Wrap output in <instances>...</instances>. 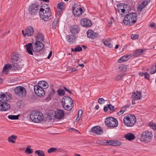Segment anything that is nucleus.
Listing matches in <instances>:
<instances>
[{
	"label": "nucleus",
	"mask_w": 156,
	"mask_h": 156,
	"mask_svg": "<svg viewBox=\"0 0 156 156\" xmlns=\"http://www.w3.org/2000/svg\"><path fill=\"white\" fill-rule=\"evenodd\" d=\"M11 99V95L9 93H0V111H6L10 108V105L6 102Z\"/></svg>",
	"instance_id": "1"
},
{
	"label": "nucleus",
	"mask_w": 156,
	"mask_h": 156,
	"mask_svg": "<svg viewBox=\"0 0 156 156\" xmlns=\"http://www.w3.org/2000/svg\"><path fill=\"white\" fill-rule=\"evenodd\" d=\"M137 15L134 12L130 13L126 15L124 18L123 22L126 25H133L136 22Z\"/></svg>",
	"instance_id": "2"
},
{
	"label": "nucleus",
	"mask_w": 156,
	"mask_h": 156,
	"mask_svg": "<svg viewBox=\"0 0 156 156\" xmlns=\"http://www.w3.org/2000/svg\"><path fill=\"white\" fill-rule=\"evenodd\" d=\"M136 117L133 115H128L125 116L123 119L124 125L128 127H132L136 123Z\"/></svg>",
	"instance_id": "3"
},
{
	"label": "nucleus",
	"mask_w": 156,
	"mask_h": 156,
	"mask_svg": "<svg viewBox=\"0 0 156 156\" xmlns=\"http://www.w3.org/2000/svg\"><path fill=\"white\" fill-rule=\"evenodd\" d=\"M62 104L64 109L67 111L70 110L73 106V101L70 97L68 96L63 98Z\"/></svg>",
	"instance_id": "4"
},
{
	"label": "nucleus",
	"mask_w": 156,
	"mask_h": 156,
	"mask_svg": "<svg viewBox=\"0 0 156 156\" xmlns=\"http://www.w3.org/2000/svg\"><path fill=\"white\" fill-rule=\"evenodd\" d=\"M31 119L34 122L39 123L43 119V115L42 113L33 111L31 112L30 115Z\"/></svg>",
	"instance_id": "5"
},
{
	"label": "nucleus",
	"mask_w": 156,
	"mask_h": 156,
	"mask_svg": "<svg viewBox=\"0 0 156 156\" xmlns=\"http://www.w3.org/2000/svg\"><path fill=\"white\" fill-rule=\"evenodd\" d=\"M40 16L41 19L45 21H47L51 15L49 7L41 8L39 12Z\"/></svg>",
	"instance_id": "6"
},
{
	"label": "nucleus",
	"mask_w": 156,
	"mask_h": 156,
	"mask_svg": "<svg viewBox=\"0 0 156 156\" xmlns=\"http://www.w3.org/2000/svg\"><path fill=\"white\" fill-rule=\"evenodd\" d=\"M141 136L140 140L142 142L148 143L151 140L153 134L151 132L146 131L142 133Z\"/></svg>",
	"instance_id": "7"
},
{
	"label": "nucleus",
	"mask_w": 156,
	"mask_h": 156,
	"mask_svg": "<svg viewBox=\"0 0 156 156\" xmlns=\"http://www.w3.org/2000/svg\"><path fill=\"white\" fill-rule=\"evenodd\" d=\"M14 91L15 94L20 98L25 97L27 94L26 89L22 86L16 87L15 88Z\"/></svg>",
	"instance_id": "8"
},
{
	"label": "nucleus",
	"mask_w": 156,
	"mask_h": 156,
	"mask_svg": "<svg viewBox=\"0 0 156 156\" xmlns=\"http://www.w3.org/2000/svg\"><path fill=\"white\" fill-rule=\"evenodd\" d=\"M105 123L107 126L113 128L117 126L118 124L117 120L111 117L106 118Z\"/></svg>",
	"instance_id": "9"
},
{
	"label": "nucleus",
	"mask_w": 156,
	"mask_h": 156,
	"mask_svg": "<svg viewBox=\"0 0 156 156\" xmlns=\"http://www.w3.org/2000/svg\"><path fill=\"white\" fill-rule=\"evenodd\" d=\"M34 30L31 26H29L24 30H22V32L24 37L28 36H31L34 34Z\"/></svg>",
	"instance_id": "10"
},
{
	"label": "nucleus",
	"mask_w": 156,
	"mask_h": 156,
	"mask_svg": "<svg viewBox=\"0 0 156 156\" xmlns=\"http://www.w3.org/2000/svg\"><path fill=\"white\" fill-rule=\"evenodd\" d=\"M34 52H39L44 48V45L42 42L36 41L33 43Z\"/></svg>",
	"instance_id": "11"
},
{
	"label": "nucleus",
	"mask_w": 156,
	"mask_h": 156,
	"mask_svg": "<svg viewBox=\"0 0 156 156\" xmlns=\"http://www.w3.org/2000/svg\"><path fill=\"white\" fill-rule=\"evenodd\" d=\"M39 6L34 4L29 7V12L31 15H35L39 11Z\"/></svg>",
	"instance_id": "12"
},
{
	"label": "nucleus",
	"mask_w": 156,
	"mask_h": 156,
	"mask_svg": "<svg viewBox=\"0 0 156 156\" xmlns=\"http://www.w3.org/2000/svg\"><path fill=\"white\" fill-rule=\"evenodd\" d=\"M34 90L35 94L37 96H42L44 95L45 94V92L43 89L38 86H34Z\"/></svg>",
	"instance_id": "13"
},
{
	"label": "nucleus",
	"mask_w": 156,
	"mask_h": 156,
	"mask_svg": "<svg viewBox=\"0 0 156 156\" xmlns=\"http://www.w3.org/2000/svg\"><path fill=\"white\" fill-rule=\"evenodd\" d=\"M73 12L74 15L78 16L81 15L83 12V9L80 7H73Z\"/></svg>",
	"instance_id": "14"
},
{
	"label": "nucleus",
	"mask_w": 156,
	"mask_h": 156,
	"mask_svg": "<svg viewBox=\"0 0 156 156\" xmlns=\"http://www.w3.org/2000/svg\"><path fill=\"white\" fill-rule=\"evenodd\" d=\"M91 131L93 133L98 135H100L103 133L102 129L99 126H94L91 128Z\"/></svg>",
	"instance_id": "15"
},
{
	"label": "nucleus",
	"mask_w": 156,
	"mask_h": 156,
	"mask_svg": "<svg viewBox=\"0 0 156 156\" xmlns=\"http://www.w3.org/2000/svg\"><path fill=\"white\" fill-rule=\"evenodd\" d=\"M80 23L82 26L85 27H90L92 25L91 21L87 19H81Z\"/></svg>",
	"instance_id": "16"
},
{
	"label": "nucleus",
	"mask_w": 156,
	"mask_h": 156,
	"mask_svg": "<svg viewBox=\"0 0 156 156\" xmlns=\"http://www.w3.org/2000/svg\"><path fill=\"white\" fill-rule=\"evenodd\" d=\"M87 33L88 37L93 39L98 37L99 36L98 34L94 32L92 30H89Z\"/></svg>",
	"instance_id": "17"
},
{
	"label": "nucleus",
	"mask_w": 156,
	"mask_h": 156,
	"mask_svg": "<svg viewBox=\"0 0 156 156\" xmlns=\"http://www.w3.org/2000/svg\"><path fill=\"white\" fill-rule=\"evenodd\" d=\"M64 115V112L63 111L60 109L57 110L55 112V117L58 119H61Z\"/></svg>",
	"instance_id": "18"
},
{
	"label": "nucleus",
	"mask_w": 156,
	"mask_h": 156,
	"mask_svg": "<svg viewBox=\"0 0 156 156\" xmlns=\"http://www.w3.org/2000/svg\"><path fill=\"white\" fill-rule=\"evenodd\" d=\"M25 47L26 48L27 51L29 54L33 55L32 51H34V50L33 44L31 43H28L25 46Z\"/></svg>",
	"instance_id": "19"
},
{
	"label": "nucleus",
	"mask_w": 156,
	"mask_h": 156,
	"mask_svg": "<svg viewBox=\"0 0 156 156\" xmlns=\"http://www.w3.org/2000/svg\"><path fill=\"white\" fill-rule=\"evenodd\" d=\"M70 30L72 33L76 34L79 32L80 28L77 25H74L70 27Z\"/></svg>",
	"instance_id": "20"
},
{
	"label": "nucleus",
	"mask_w": 156,
	"mask_h": 156,
	"mask_svg": "<svg viewBox=\"0 0 156 156\" xmlns=\"http://www.w3.org/2000/svg\"><path fill=\"white\" fill-rule=\"evenodd\" d=\"M106 143L111 145L118 146L122 145V143L120 141L117 140H108L107 141Z\"/></svg>",
	"instance_id": "21"
},
{
	"label": "nucleus",
	"mask_w": 156,
	"mask_h": 156,
	"mask_svg": "<svg viewBox=\"0 0 156 156\" xmlns=\"http://www.w3.org/2000/svg\"><path fill=\"white\" fill-rule=\"evenodd\" d=\"M124 137L127 140L131 141L135 139V136L133 133H128L125 134L124 136Z\"/></svg>",
	"instance_id": "22"
},
{
	"label": "nucleus",
	"mask_w": 156,
	"mask_h": 156,
	"mask_svg": "<svg viewBox=\"0 0 156 156\" xmlns=\"http://www.w3.org/2000/svg\"><path fill=\"white\" fill-rule=\"evenodd\" d=\"M141 92L139 91H136L135 93H133L132 95V98L134 100H138L141 99Z\"/></svg>",
	"instance_id": "23"
},
{
	"label": "nucleus",
	"mask_w": 156,
	"mask_h": 156,
	"mask_svg": "<svg viewBox=\"0 0 156 156\" xmlns=\"http://www.w3.org/2000/svg\"><path fill=\"white\" fill-rule=\"evenodd\" d=\"M102 41L105 46L109 48H111L112 47V41L110 39H104Z\"/></svg>",
	"instance_id": "24"
},
{
	"label": "nucleus",
	"mask_w": 156,
	"mask_h": 156,
	"mask_svg": "<svg viewBox=\"0 0 156 156\" xmlns=\"http://www.w3.org/2000/svg\"><path fill=\"white\" fill-rule=\"evenodd\" d=\"M43 89H46L48 87V83L44 81H41L39 82L37 85Z\"/></svg>",
	"instance_id": "25"
},
{
	"label": "nucleus",
	"mask_w": 156,
	"mask_h": 156,
	"mask_svg": "<svg viewBox=\"0 0 156 156\" xmlns=\"http://www.w3.org/2000/svg\"><path fill=\"white\" fill-rule=\"evenodd\" d=\"M44 35L42 33H41L38 34L35 37L36 41H38L41 42L44 41Z\"/></svg>",
	"instance_id": "26"
},
{
	"label": "nucleus",
	"mask_w": 156,
	"mask_h": 156,
	"mask_svg": "<svg viewBox=\"0 0 156 156\" xmlns=\"http://www.w3.org/2000/svg\"><path fill=\"white\" fill-rule=\"evenodd\" d=\"M131 57V55H125L120 58L118 60V62L119 63H122L128 60Z\"/></svg>",
	"instance_id": "27"
},
{
	"label": "nucleus",
	"mask_w": 156,
	"mask_h": 156,
	"mask_svg": "<svg viewBox=\"0 0 156 156\" xmlns=\"http://www.w3.org/2000/svg\"><path fill=\"white\" fill-rule=\"evenodd\" d=\"M148 2L147 1H144L141 3L140 4L138 5L137 7V10L138 11H141L147 5Z\"/></svg>",
	"instance_id": "28"
},
{
	"label": "nucleus",
	"mask_w": 156,
	"mask_h": 156,
	"mask_svg": "<svg viewBox=\"0 0 156 156\" xmlns=\"http://www.w3.org/2000/svg\"><path fill=\"white\" fill-rule=\"evenodd\" d=\"M10 67H11V65L9 64L5 65L3 68L2 73L5 74H7L9 71V69H10Z\"/></svg>",
	"instance_id": "29"
},
{
	"label": "nucleus",
	"mask_w": 156,
	"mask_h": 156,
	"mask_svg": "<svg viewBox=\"0 0 156 156\" xmlns=\"http://www.w3.org/2000/svg\"><path fill=\"white\" fill-rule=\"evenodd\" d=\"M19 57V55L18 53H15L13 54V55L11 58L12 61L13 63H17L18 58Z\"/></svg>",
	"instance_id": "30"
},
{
	"label": "nucleus",
	"mask_w": 156,
	"mask_h": 156,
	"mask_svg": "<svg viewBox=\"0 0 156 156\" xmlns=\"http://www.w3.org/2000/svg\"><path fill=\"white\" fill-rule=\"evenodd\" d=\"M143 50L138 49L135 51L133 53V55L135 57H137L141 55L143 53Z\"/></svg>",
	"instance_id": "31"
},
{
	"label": "nucleus",
	"mask_w": 156,
	"mask_h": 156,
	"mask_svg": "<svg viewBox=\"0 0 156 156\" xmlns=\"http://www.w3.org/2000/svg\"><path fill=\"white\" fill-rule=\"evenodd\" d=\"M67 37V41L70 44H72L75 41V37L73 35H68Z\"/></svg>",
	"instance_id": "32"
},
{
	"label": "nucleus",
	"mask_w": 156,
	"mask_h": 156,
	"mask_svg": "<svg viewBox=\"0 0 156 156\" xmlns=\"http://www.w3.org/2000/svg\"><path fill=\"white\" fill-rule=\"evenodd\" d=\"M13 64L11 65V67H10V69L13 71H16L19 68V66L17 63H13Z\"/></svg>",
	"instance_id": "33"
},
{
	"label": "nucleus",
	"mask_w": 156,
	"mask_h": 156,
	"mask_svg": "<svg viewBox=\"0 0 156 156\" xmlns=\"http://www.w3.org/2000/svg\"><path fill=\"white\" fill-rule=\"evenodd\" d=\"M17 137V136H16L12 135L8 137V141L9 142L14 143Z\"/></svg>",
	"instance_id": "34"
},
{
	"label": "nucleus",
	"mask_w": 156,
	"mask_h": 156,
	"mask_svg": "<svg viewBox=\"0 0 156 156\" xmlns=\"http://www.w3.org/2000/svg\"><path fill=\"white\" fill-rule=\"evenodd\" d=\"M83 114V111L81 109H79L78 112V115L76 120L78 121L80 119Z\"/></svg>",
	"instance_id": "35"
},
{
	"label": "nucleus",
	"mask_w": 156,
	"mask_h": 156,
	"mask_svg": "<svg viewBox=\"0 0 156 156\" xmlns=\"http://www.w3.org/2000/svg\"><path fill=\"white\" fill-rule=\"evenodd\" d=\"M127 4H125L123 3H120L117 5V9L118 12H120V9L124 8L125 6H127Z\"/></svg>",
	"instance_id": "36"
},
{
	"label": "nucleus",
	"mask_w": 156,
	"mask_h": 156,
	"mask_svg": "<svg viewBox=\"0 0 156 156\" xmlns=\"http://www.w3.org/2000/svg\"><path fill=\"white\" fill-rule=\"evenodd\" d=\"M151 70L150 73L151 74H154L156 72V64L152 66L151 68Z\"/></svg>",
	"instance_id": "37"
},
{
	"label": "nucleus",
	"mask_w": 156,
	"mask_h": 156,
	"mask_svg": "<svg viewBox=\"0 0 156 156\" xmlns=\"http://www.w3.org/2000/svg\"><path fill=\"white\" fill-rule=\"evenodd\" d=\"M19 115H10L8 116L9 119L11 120H16L19 119Z\"/></svg>",
	"instance_id": "38"
},
{
	"label": "nucleus",
	"mask_w": 156,
	"mask_h": 156,
	"mask_svg": "<svg viewBox=\"0 0 156 156\" xmlns=\"http://www.w3.org/2000/svg\"><path fill=\"white\" fill-rule=\"evenodd\" d=\"M126 106V105L123 107L121 108L120 111L118 113V114L119 115H121L124 112H126L127 110L126 108H125Z\"/></svg>",
	"instance_id": "39"
},
{
	"label": "nucleus",
	"mask_w": 156,
	"mask_h": 156,
	"mask_svg": "<svg viewBox=\"0 0 156 156\" xmlns=\"http://www.w3.org/2000/svg\"><path fill=\"white\" fill-rule=\"evenodd\" d=\"M30 146H27L25 151V152L26 153L28 154H30L33 152V150L32 149L30 148Z\"/></svg>",
	"instance_id": "40"
},
{
	"label": "nucleus",
	"mask_w": 156,
	"mask_h": 156,
	"mask_svg": "<svg viewBox=\"0 0 156 156\" xmlns=\"http://www.w3.org/2000/svg\"><path fill=\"white\" fill-rule=\"evenodd\" d=\"M82 50V48L80 46H77L74 49H72V51H74L75 52L80 51Z\"/></svg>",
	"instance_id": "41"
},
{
	"label": "nucleus",
	"mask_w": 156,
	"mask_h": 156,
	"mask_svg": "<svg viewBox=\"0 0 156 156\" xmlns=\"http://www.w3.org/2000/svg\"><path fill=\"white\" fill-rule=\"evenodd\" d=\"M35 153L38 155V156H45L44 152L41 150H37L35 151Z\"/></svg>",
	"instance_id": "42"
},
{
	"label": "nucleus",
	"mask_w": 156,
	"mask_h": 156,
	"mask_svg": "<svg viewBox=\"0 0 156 156\" xmlns=\"http://www.w3.org/2000/svg\"><path fill=\"white\" fill-rule=\"evenodd\" d=\"M124 74L123 73L119 74L115 77V80H120L122 79Z\"/></svg>",
	"instance_id": "43"
},
{
	"label": "nucleus",
	"mask_w": 156,
	"mask_h": 156,
	"mask_svg": "<svg viewBox=\"0 0 156 156\" xmlns=\"http://www.w3.org/2000/svg\"><path fill=\"white\" fill-rule=\"evenodd\" d=\"M58 94L59 96H63L65 94V91L62 89H59L57 91Z\"/></svg>",
	"instance_id": "44"
},
{
	"label": "nucleus",
	"mask_w": 156,
	"mask_h": 156,
	"mask_svg": "<svg viewBox=\"0 0 156 156\" xmlns=\"http://www.w3.org/2000/svg\"><path fill=\"white\" fill-rule=\"evenodd\" d=\"M57 150V148L54 147H51L49 148L48 151V152L49 153H50L55 151Z\"/></svg>",
	"instance_id": "45"
},
{
	"label": "nucleus",
	"mask_w": 156,
	"mask_h": 156,
	"mask_svg": "<svg viewBox=\"0 0 156 156\" xmlns=\"http://www.w3.org/2000/svg\"><path fill=\"white\" fill-rule=\"evenodd\" d=\"M64 5L62 2L59 3L57 5V7L62 10L64 8Z\"/></svg>",
	"instance_id": "46"
},
{
	"label": "nucleus",
	"mask_w": 156,
	"mask_h": 156,
	"mask_svg": "<svg viewBox=\"0 0 156 156\" xmlns=\"http://www.w3.org/2000/svg\"><path fill=\"white\" fill-rule=\"evenodd\" d=\"M58 20L57 19H55L54 20L52 23V27L55 28L56 26L58 23Z\"/></svg>",
	"instance_id": "47"
},
{
	"label": "nucleus",
	"mask_w": 156,
	"mask_h": 156,
	"mask_svg": "<svg viewBox=\"0 0 156 156\" xmlns=\"http://www.w3.org/2000/svg\"><path fill=\"white\" fill-rule=\"evenodd\" d=\"M105 100L102 98H99L98 100V102L100 104H102L104 103Z\"/></svg>",
	"instance_id": "48"
},
{
	"label": "nucleus",
	"mask_w": 156,
	"mask_h": 156,
	"mask_svg": "<svg viewBox=\"0 0 156 156\" xmlns=\"http://www.w3.org/2000/svg\"><path fill=\"white\" fill-rule=\"evenodd\" d=\"M150 127L152 128L153 129H156V124L152 123H150L149 124Z\"/></svg>",
	"instance_id": "49"
},
{
	"label": "nucleus",
	"mask_w": 156,
	"mask_h": 156,
	"mask_svg": "<svg viewBox=\"0 0 156 156\" xmlns=\"http://www.w3.org/2000/svg\"><path fill=\"white\" fill-rule=\"evenodd\" d=\"M108 107L109 110L111 111H114L115 110L114 107L111 104H109L108 105Z\"/></svg>",
	"instance_id": "50"
},
{
	"label": "nucleus",
	"mask_w": 156,
	"mask_h": 156,
	"mask_svg": "<svg viewBox=\"0 0 156 156\" xmlns=\"http://www.w3.org/2000/svg\"><path fill=\"white\" fill-rule=\"evenodd\" d=\"M55 91L54 89H52L51 90L50 94H49V97H51L52 96L55 94Z\"/></svg>",
	"instance_id": "51"
},
{
	"label": "nucleus",
	"mask_w": 156,
	"mask_h": 156,
	"mask_svg": "<svg viewBox=\"0 0 156 156\" xmlns=\"http://www.w3.org/2000/svg\"><path fill=\"white\" fill-rule=\"evenodd\" d=\"M138 36L136 34H132L131 38L133 40H135L138 38Z\"/></svg>",
	"instance_id": "52"
},
{
	"label": "nucleus",
	"mask_w": 156,
	"mask_h": 156,
	"mask_svg": "<svg viewBox=\"0 0 156 156\" xmlns=\"http://www.w3.org/2000/svg\"><path fill=\"white\" fill-rule=\"evenodd\" d=\"M126 10L127 11V10H128V9H124V8H123L122 9H120V12H118L120 14H122L123 13H124L125 12Z\"/></svg>",
	"instance_id": "53"
},
{
	"label": "nucleus",
	"mask_w": 156,
	"mask_h": 156,
	"mask_svg": "<svg viewBox=\"0 0 156 156\" xmlns=\"http://www.w3.org/2000/svg\"><path fill=\"white\" fill-rule=\"evenodd\" d=\"M144 77L145 79L149 80H150V74L147 73H146V74L144 76Z\"/></svg>",
	"instance_id": "54"
},
{
	"label": "nucleus",
	"mask_w": 156,
	"mask_h": 156,
	"mask_svg": "<svg viewBox=\"0 0 156 156\" xmlns=\"http://www.w3.org/2000/svg\"><path fill=\"white\" fill-rule=\"evenodd\" d=\"M119 69L121 70H122L124 71H125L126 69V67L125 66H124V65L121 66L119 67Z\"/></svg>",
	"instance_id": "55"
},
{
	"label": "nucleus",
	"mask_w": 156,
	"mask_h": 156,
	"mask_svg": "<svg viewBox=\"0 0 156 156\" xmlns=\"http://www.w3.org/2000/svg\"><path fill=\"white\" fill-rule=\"evenodd\" d=\"M64 90L66 91L67 92H68V93H69V94H71V91H70V90H69L66 87H64Z\"/></svg>",
	"instance_id": "56"
},
{
	"label": "nucleus",
	"mask_w": 156,
	"mask_h": 156,
	"mask_svg": "<svg viewBox=\"0 0 156 156\" xmlns=\"http://www.w3.org/2000/svg\"><path fill=\"white\" fill-rule=\"evenodd\" d=\"M52 54V51H50L49 55L48 56L47 58L48 59H49L51 57Z\"/></svg>",
	"instance_id": "57"
},
{
	"label": "nucleus",
	"mask_w": 156,
	"mask_h": 156,
	"mask_svg": "<svg viewBox=\"0 0 156 156\" xmlns=\"http://www.w3.org/2000/svg\"><path fill=\"white\" fill-rule=\"evenodd\" d=\"M113 20V18L112 17L110 19V21L108 22L109 24H110V26H111L112 23V20Z\"/></svg>",
	"instance_id": "58"
},
{
	"label": "nucleus",
	"mask_w": 156,
	"mask_h": 156,
	"mask_svg": "<svg viewBox=\"0 0 156 156\" xmlns=\"http://www.w3.org/2000/svg\"><path fill=\"white\" fill-rule=\"evenodd\" d=\"M108 107L105 106L104 108V110L105 112H106L108 110Z\"/></svg>",
	"instance_id": "59"
},
{
	"label": "nucleus",
	"mask_w": 156,
	"mask_h": 156,
	"mask_svg": "<svg viewBox=\"0 0 156 156\" xmlns=\"http://www.w3.org/2000/svg\"><path fill=\"white\" fill-rule=\"evenodd\" d=\"M155 24L154 23H151L150 25V27H151L152 28V27H154L155 26Z\"/></svg>",
	"instance_id": "60"
},
{
	"label": "nucleus",
	"mask_w": 156,
	"mask_h": 156,
	"mask_svg": "<svg viewBox=\"0 0 156 156\" xmlns=\"http://www.w3.org/2000/svg\"><path fill=\"white\" fill-rule=\"evenodd\" d=\"M96 143L98 144H101V141L99 140H97L96 141Z\"/></svg>",
	"instance_id": "61"
},
{
	"label": "nucleus",
	"mask_w": 156,
	"mask_h": 156,
	"mask_svg": "<svg viewBox=\"0 0 156 156\" xmlns=\"http://www.w3.org/2000/svg\"><path fill=\"white\" fill-rule=\"evenodd\" d=\"M140 75L141 76H143V75L145 76L146 74V73H140Z\"/></svg>",
	"instance_id": "62"
},
{
	"label": "nucleus",
	"mask_w": 156,
	"mask_h": 156,
	"mask_svg": "<svg viewBox=\"0 0 156 156\" xmlns=\"http://www.w3.org/2000/svg\"><path fill=\"white\" fill-rule=\"evenodd\" d=\"M135 101H136V100H134V99L132 100V103L134 105L135 104Z\"/></svg>",
	"instance_id": "63"
},
{
	"label": "nucleus",
	"mask_w": 156,
	"mask_h": 156,
	"mask_svg": "<svg viewBox=\"0 0 156 156\" xmlns=\"http://www.w3.org/2000/svg\"><path fill=\"white\" fill-rule=\"evenodd\" d=\"M76 69L75 67H74L72 69V71H76Z\"/></svg>",
	"instance_id": "64"
}]
</instances>
